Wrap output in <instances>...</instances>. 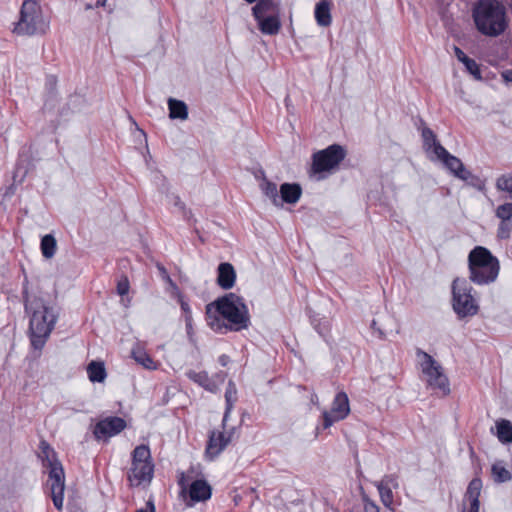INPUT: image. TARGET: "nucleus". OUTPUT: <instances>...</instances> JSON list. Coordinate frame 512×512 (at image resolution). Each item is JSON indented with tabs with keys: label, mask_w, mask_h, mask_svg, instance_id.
<instances>
[{
	"label": "nucleus",
	"mask_w": 512,
	"mask_h": 512,
	"mask_svg": "<svg viewBox=\"0 0 512 512\" xmlns=\"http://www.w3.org/2000/svg\"><path fill=\"white\" fill-rule=\"evenodd\" d=\"M280 207L283 203L295 204L302 195V188L298 183H283L279 188Z\"/></svg>",
	"instance_id": "nucleus-19"
},
{
	"label": "nucleus",
	"mask_w": 512,
	"mask_h": 512,
	"mask_svg": "<svg viewBox=\"0 0 512 512\" xmlns=\"http://www.w3.org/2000/svg\"><path fill=\"white\" fill-rule=\"evenodd\" d=\"M32 0H24L19 13V20L14 23L12 32L18 36L32 34Z\"/></svg>",
	"instance_id": "nucleus-15"
},
{
	"label": "nucleus",
	"mask_w": 512,
	"mask_h": 512,
	"mask_svg": "<svg viewBox=\"0 0 512 512\" xmlns=\"http://www.w3.org/2000/svg\"><path fill=\"white\" fill-rule=\"evenodd\" d=\"M57 249V240L53 234H46L42 236L40 241V251L44 259H52L55 256Z\"/></svg>",
	"instance_id": "nucleus-25"
},
{
	"label": "nucleus",
	"mask_w": 512,
	"mask_h": 512,
	"mask_svg": "<svg viewBox=\"0 0 512 512\" xmlns=\"http://www.w3.org/2000/svg\"><path fill=\"white\" fill-rule=\"evenodd\" d=\"M379 482L391 489H397L399 487L398 476L396 474L385 475Z\"/></svg>",
	"instance_id": "nucleus-42"
},
{
	"label": "nucleus",
	"mask_w": 512,
	"mask_h": 512,
	"mask_svg": "<svg viewBox=\"0 0 512 512\" xmlns=\"http://www.w3.org/2000/svg\"><path fill=\"white\" fill-rule=\"evenodd\" d=\"M23 298H24L25 311H26L27 319H28L26 335L30 341V344L32 345V314H30L32 305L29 300V293H28V288L26 285L23 288Z\"/></svg>",
	"instance_id": "nucleus-34"
},
{
	"label": "nucleus",
	"mask_w": 512,
	"mask_h": 512,
	"mask_svg": "<svg viewBox=\"0 0 512 512\" xmlns=\"http://www.w3.org/2000/svg\"><path fill=\"white\" fill-rule=\"evenodd\" d=\"M461 63L464 64L466 70L471 75H473L475 79H477V80H481L482 79L480 67H479V65L476 63V61L474 59H472L470 57H467Z\"/></svg>",
	"instance_id": "nucleus-39"
},
{
	"label": "nucleus",
	"mask_w": 512,
	"mask_h": 512,
	"mask_svg": "<svg viewBox=\"0 0 512 512\" xmlns=\"http://www.w3.org/2000/svg\"><path fill=\"white\" fill-rule=\"evenodd\" d=\"M415 354L421 371L427 378L428 386L438 390L443 396L448 395L450 384L447 376L443 373L442 366L430 354L420 348H416Z\"/></svg>",
	"instance_id": "nucleus-6"
},
{
	"label": "nucleus",
	"mask_w": 512,
	"mask_h": 512,
	"mask_svg": "<svg viewBox=\"0 0 512 512\" xmlns=\"http://www.w3.org/2000/svg\"><path fill=\"white\" fill-rule=\"evenodd\" d=\"M421 136L425 151L436 156V147L442 145L437 141L435 133L430 128L423 127L421 130Z\"/></svg>",
	"instance_id": "nucleus-29"
},
{
	"label": "nucleus",
	"mask_w": 512,
	"mask_h": 512,
	"mask_svg": "<svg viewBox=\"0 0 512 512\" xmlns=\"http://www.w3.org/2000/svg\"><path fill=\"white\" fill-rule=\"evenodd\" d=\"M310 323L315 331L324 339L328 336L330 331V323L325 317H319L316 314L309 316Z\"/></svg>",
	"instance_id": "nucleus-32"
},
{
	"label": "nucleus",
	"mask_w": 512,
	"mask_h": 512,
	"mask_svg": "<svg viewBox=\"0 0 512 512\" xmlns=\"http://www.w3.org/2000/svg\"><path fill=\"white\" fill-rule=\"evenodd\" d=\"M107 0H97L96 3H95V7H103L105 6Z\"/></svg>",
	"instance_id": "nucleus-53"
},
{
	"label": "nucleus",
	"mask_w": 512,
	"mask_h": 512,
	"mask_svg": "<svg viewBox=\"0 0 512 512\" xmlns=\"http://www.w3.org/2000/svg\"><path fill=\"white\" fill-rule=\"evenodd\" d=\"M132 358L144 368L156 369L155 362L150 355L139 346L134 347L131 351Z\"/></svg>",
	"instance_id": "nucleus-31"
},
{
	"label": "nucleus",
	"mask_w": 512,
	"mask_h": 512,
	"mask_svg": "<svg viewBox=\"0 0 512 512\" xmlns=\"http://www.w3.org/2000/svg\"><path fill=\"white\" fill-rule=\"evenodd\" d=\"M88 378L93 383H102L106 377V369L102 362L92 361L87 366Z\"/></svg>",
	"instance_id": "nucleus-28"
},
{
	"label": "nucleus",
	"mask_w": 512,
	"mask_h": 512,
	"mask_svg": "<svg viewBox=\"0 0 512 512\" xmlns=\"http://www.w3.org/2000/svg\"><path fill=\"white\" fill-rule=\"evenodd\" d=\"M67 505H68V506H70V505H71V499H70V497L68 498V503H67Z\"/></svg>",
	"instance_id": "nucleus-57"
},
{
	"label": "nucleus",
	"mask_w": 512,
	"mask_h": 512,
	"mask_svg": "<svg viewBox=\"0 0 512 512\" xmlns=\"http://www.w3.org/2000/svg\"><path fill=\"white\" fill-rule=\"evenodd\" d=\"M472 16L477 30L485 36L497 37L507 28L505 7L497 0H479Z\"/></svg>",
	"instance_id": "nucleus-3"
},
{
	"label": "nucleus",
	"mask_w": 512,
	"mask_h": 512,
	"mask_svg": "<svg viewBox=\"0 0 512 512\" xmlns=\"http://www.w3.org/2000/svg\"><path fill=\"white\" fill-rule=\"evenodd\" d=\"M178 301H179L181 310L184 314V319H186V317L192 318V311H191L190 305L181 294L178 295Z\"/></svg>",
	"instance_id": "nucleus-44"
},
{
	"label": "nucleus",
	"mask_w": 512,
	"mask_h": 512,
	"mask_svg": "<svg viewBox=\"0 0 512 512\" xmlns=\"http://www.w3.org/2000/svg\"><path fill=\"white\" fill-rule=\"evenodd\" d=\"M482 489V481L480 478H474L470 481L466 493L465 498L467 500H479L480 492Z\"/></svg>",
	"instance_id": "nucleus-35"
},
{
	"label": "nucleus",
	"mask_w": 512,
	"mask_h": 512,
	"mask_svg": "<svg viewBox=\"0 0 512 512\" xmlns=\"http://www.w3.org/2000/svg\"><path fill=\"white\" fill-rule=\"evenodd\" d=\"M492 474L494 480L498 483H504L511 479V473L500 463L493 464Z\"/></svg>",
	"instance_id": "nucleus-36"
},
{
	"label": "nucleus",
	"mask_w": 512,
	"mask_h": 512,
	"mask_svg": "<svg viewBox=\"0 0 512 512\" xmlns=\"http://www.w3.org/2000/svg\"><path fill=\"white\" fill-rule=\"evenodd\" d=\"M154 464L147 445H139L132 452V466L128 474L131 485L150 482L153 478Z\"/></svg>",
	"instance_id": "nucleus-8"
},
{
	"label": "nucleus",
	"mask_w": 512,
	"mask_h": 512,
	"mask_svg": "<svg viewBox=\"0 0 512 512\" xmlns=\"http://www.w3.org/2000/svg\"><path fill=\"white\" fill-rule=\"evenodd\" d=\"M147 506L149 507V510H150V511H148L147 509H143V508H141V509L137 510L136 512H154V511H155V507H154V505H153V503H152V502H150V501H149V502L147 503Z\"/></svg>",
	"instance_id": "nucleus-52"
},
{
	"label": "nucleus",
	"mask_w": 512,
	"mask_h": 512,
	"mask_svg": "<svg viewBox=\"0 0 512 512\" xmlns=\"http://www.w3.org/2000/svg\"><path fill=\"white\" fill-rule=\"evenodd\" d=\"M57 78L54 75H47L45 79V106L49 105L50 103L53 104V102L56 100L57 96Z\"/></svg>",
	"instance_id": "nucleus-33"
},
{
	"label": "nucleus",
	"mask_w": 512,
	"mask_h": 512,
	"mask_svg": "<svg viewBox=\"0 0 512 512\" xmlns=\"http://www.w3.org/2000/svg\"><path fill=\"white\" fill-rule=\"evenodd\" d=\"M258 29L265 35H276L281 28L280 14L257 20Z\"/></svg>",
	"instance_id": "nucleus-23"
},
{
	"label": "nucleus",
	"mask_w": 512,
	"mask_h": 512,
	"mask_svg": "<svg viewBox=\"0 0 512 512\" xmlns=\"http://www.w3.org/2000/svg\"><path fill=\"white\" fill-rule=\"evenodd\" d=\"M375 486L379 492L380 499H381V502L383 503V505L386 507H390V505L393 502L392 489L385 486L383 483H381L379 481L375 483Z\"/></svg>",
	"instance_id": "nucleus-37"
},
{
	"label": "nucleus",
	"mask_w": 512,
	"mask_h": 512,
	"mask_svg": "<svg viewBox=\"0 0 512 512\" xmlns=\"http://www.w3.org/2000/svg\"><path fill=\"white\" fill-rule=\"evenodd\" d=\"M30 148V146H24L19 153L15 170L13 172L12 185L21 184L24 181V179L29 175V172L32 170V159L29 155Z\"/></svg>",
	"instance_id": "nucleus-16"
},
{
	"label": "nucleus",
	"mask_w": 512,
	"mask_h": 512,
	"mask_svg": "<svg viewBox=\"0 0 512 512\" xmlns=\"http://www.w3.org/2000/svg\"><path fill=\"white\" fill-rule=\"evenodd\" d=\"M184 320H185V327H186L187 335H188L189 339L191 340L192 336H193V319L186 317V319H184Z\"/></svg>",
	"instance_id": "nucleus-47"
},
{
	"label": "nucleus",
	"mask_w": 512,
	"mask_h": 512,
	"mask_svg": "<svg viewBox=\"0 0 512 512\" xmlns=\"http://www.w3.org/2000/svg\"><path fill=\"white\" fill-rule=\"evenodd\" d=\"M215 376H216L217 378H219V380H220L221 382H223V381H224V377H225V375H224L223 373H217Z\"/></svg>",
	"instance_id": "nucleus-54"
},
{
	"label": "nucleus",
	"mask_w": 512,
	"mask_h": 512,
	"mask_svg": "<svg viewBox=\"0 0 512 512\" xmlns=\"http://www.w3.org/2000/svg\"><path fill=\"white\" fill-rule=\"evenodd\" d=\"M127 424L126 421L118 416H109L99 420L94 428L93 435L96 440L107 441L111 437H114L121 433Z\"/></svg>",
	"instance_id": "nucleus-12"
},
{
	"label": "nucleus",
	"mask_w": 512,
	"mask_h": 512,
	"mask_svg": "<svg viewBox=\"0 0 512 512\" xmlns=\"http://www.w3.org/2000/svg\"><path fill=\"white\" fill-rule=\"evenodd\" d=\"M47 475L45 492L50 495L53 505L58 511L63 508L65 491V472L55 450L44 440L39 444L37 454Z\"/></svg>",
	"instance_id": "nucleus-2"
},
{
	"label": "nucleus",
	"mask_w": 512,
	"mask_h": 512,
	"mask_svg": "<svg viewBox=\"0 0 512 512\" xmlns=\"http://www.w3.org/2000/svg\"><path fill=\"white\" fill-rule=\"evenodd\" d=\"M186 376L189 380L198 384L206 391H209L211 393H217L219 391V385L212 378L209 377L206 371L197 372L194 370H189L186 372Z\"/></svg>",
	"instance_id": "nucleus-20"
},
{
	"label": "nucleus",
	"mask_w": 512,
	"mask_h": 512,
	"mask_svg": "<svg viewBox=\"0 0 512 512\" xmlns=\"http://www.w3.org/2000/svg\"><path fill=\"white\" fill-rule=\"evenodd\" d=\"M208 326L216 333L240 331L248 328L250 315L244 299L235 293H227L206 306Z\"/></svg>",
	"instance_id": "nucleus-1"
},
{
	"label": "nucleus",
	"mask_w": 512,
	"mask_h": 512,
	"mask_svg": "<svg viewBox=\"0 0 512 512\" xmlns=\"http://www.w3.org/2000/svg\"><path fill=\"white\" fill-rule=\"evenodd\" d=\"M496 187L498 190L505 191L510 194L512 198V175H502L496 181Z\"/></svg>",
	"instance_id": "nucleus-40"
},
{
	"label": "nucleus",
	"mask_w": 512,
	"mask_h": 512,
	"mask_svg": "<svg viewBox=\"0 0 512 512\" xmlns=\"http://www.w3.org/2000/svg\"><path fill=\"white\" fill-rule=\"evenodd\" d=\"M435 159L443 162L444 166L457 178L475 186L479 178L473 175L462 163V161L450 154L443 146L436 147Z\"/></svg>",
	"instance_id": "nucleus-10"
},
{
	"label": "nucleus",
	"mask_w": 512,
	"mask_h": 512,
	"mask_svg": "<svg viewBox=\"0 0 512 512\" xmlns=\"http://www.w3.org/2000/svg\"><path fill=\"white\" fill-rule=\"evenodd\" d=\"M237 401V388L235 383L232 380H229L226 391H225V412L223 415L222 425L225 427V424L228 420V417L233 409L234 403Z\"/></svg>",
	"instance_id": "nucleus-24"
},
{
	"label": "nucleus",
	"mask_w": 512,
	"mask_h": 512,
	"mask_svg": "<svg viewBox=\"0 0 512 512\" xmlns=\"http://www.w3.org/2000/svg\"><path fill=\"white\" fill-rule=\"evenodd\" d=\"M168 109L171 119L186 120L188 118V107L184 101L169 98Z\"/></svg>",
	"instance_id": "nucleus-26"
},
{
	"label": "nucleus",
	"mask_w": 512,
	"mask_h": 512,
	"mask_svg": "<svg viewBox=\"0 0 512 512\" xmlns=\"http://www.w3.org/2000/svg\"><path fill=\"white\" fill-rule=\"evenodd\" d=\"M236 281V272L232 264L220 263L217 268V284L225 290L231 289Z\"/></svg>",
	"instance_id": "nucleus-18"
},
{
	"label": "nucleus",
	"mask_w": 512,
	"mask_h": 512,
	"mask_svg": "<svg viewBox=\"0 0 512 512\" xmlns=\"http://www.w3.org/2000/svg\"><path fill=\"white\" fill-rule=\"evenodd\" d=\"M178 484L182 490L189 487V497L193 503L206 501L211 498L212 489L206 480L197 479L189 485L184 473H182L178 480Z\"/></svg>",
	"instance_id": "nucleus-13"
},
{
	"label": "nucleus",
	"mask_w": 512,
	"mask_h": 512,
	"mask_svg": "<svg viewBox=\"0 0 512 512\" xmlns=\"http://www.w3.org/2000/svg\"><path fill=\"white\" fill-rule=\"evenodd\" d=\"M130 288L129 280L127 277H122L117 283V293L120 296L128 294Z\"/></svg>",
	"instance_id": "nucleus-43"
},
{
	"label": "nucleus",
	"mask_w": 512,
	"mask_h": 512,
	"mask_svg": "<svg viewBox=\"0 0 512 512\" xmlns=\"http://www.w3.org/2000/svg\"><path fill=\"white\" fill-rule=\"evenodd\" d=\"M172 201L176 207L183 211L184 217L189 218L188 212L185 210V204L181 201L180 197L177 195H172ZM189 214H191V212H189Z\"/></svg>",
	"instance_id": "nucleus-46"
},
{
	"label": "nucleus",
	"mask_w": 512,
	"mask_h": 512,
	"mask_svg": "<svg viewBox=\"0 0 512 512\" xmlns=\"http://www.w3.org/2000/svg\"><path fill=\"white\" fill-rule=\"evenodd\" d=\"M473 287L464 278H456L452 283V306L459 318L474 316L479 305L472 295Z\"/></svg>",
	"instance_id": "nucleus-7"
},
{
	"label": "nucleus",
	"mask_w": 512,
	"mask_h": 512,
	"mask_svg": "<svg viewBox=\"0 0 512 512\" xmlns=\"http://www.w3.org/2000/svg\"><path fill=\"white\" fill-rule=\"evenodd\" d=\"M502 77L506 82H512V69L504 71Z\"/></svg>",
	"instance_id": "nucleus-51"
},
{
	"label": "nucleus",
	"mask_w": 512,
	"mask_h": 512,
	"mask_svg": "<svg viewBox=\"0 0 512 512\" xmlns=\"http://www.w3.org/2000/svg\"><path fill=\"white\" fill-rule=\"evenodd\" d=\"M280 3L276 0H258L252 8V15L255 20H260L265 17H270L275 14H280Z\"/></svg>",
	"instance_id": "nucleus-17"
},
{
	"label": "nucleus",
	"mask_w": 512,
	"mask_h": 512,
	"mask_svg": "<svg viewBox=\"0 0 512 512\" xmlns=\"http://www.w3.org/2000/svg\"><path fill=\"white\" fill-rule=\"evenodd\" d=\"M350 413V404L348 395L340 391L338 392L332 402L330 411H323V428L331 427L335 422L344 420Z\"/></svg>",
	"instance_id": "nucleus-11"
},
{
	"label": "nucleus",
	"mask_w": 512,
	"mask_h": 512,
	"mask_svg": "<svg viewBox=\"0 0 512 512\" xmlns=\"http://www.w3.org/2000/svg\"><path fill=\"white\" fill-rule=\"evenodd\" d=\"M58 319L56 310L45 305L41 300L34 299V351L41 350L51 332L53 331Z\"/></svg>",
	"instance_id": "nucleus-5"
},
{
	"label": "nucleus",
	"mask_w": 512,
	"mask_h": 512,
	"mask_svg": "<svg viewBox=\"0 0 512 512\" xmlns=\"http://www.w3.org/2000/svg\"><path fill=\"white\" fill-rule=\"evenodd\" d=\"M363 503H364V512H380L379 506L369 499L368 497H363Z\"/></svg>",
	"instance_id": "nucleus-45"
},
{
	"label": "nucleus",
	"mask_w": 512,
	"mask_h": 512,
	"mask_svg": "<svg viewBox=\"0 0 512 512\" xmlns=\"http://www.w3.org/2000/svg\"><path fill=\"white\" fill-rule=\"evenodd\" d=\"M346 150L339 144H332L312 155L311 172L320 175L336 169L346 157Z\"/></svg>",
	"instance_id": "nucleus-9"
},
{
	"label": "nucleus",
	"mask_w": 512,
	"mask_h": 512,
	"mask_svg": "<svg viewBox=\"0 0 512 512\" xmlns=\"http://www.w3.org/2000/svg\"><path fill=\"white\" fill-rule=\"evenodd\" d=\"M512 231V223L511 221L500 220L498 229H497V237L499 239H508L510 237Z\"/></svg>",
	"instance_id": "nucleus-41"
},
{
	"label": "nucleus",
	"mask_w": 512,
	"mask_h": 512,
	"mask_svg": "<svg viewBox=\"0 0 512 512\" xmlns=\"http://www.w3.org/2000/svg\"><path fill=\"white\" fill-rule=\"evenodd\" d=\"M469 279L476 285H488L496 281L500 263L489 249L475 246L468 255Z\"/></svg>",
	"instance_id": "nucleus-4"
},
{
	"label": "nucleus",
	"mask_w": 512,
	"mask_h": 512,
	"mask_svg": "<svg viewBox=\"0 0 512 512\" xmlns=\"http://www.w3.org/2000/svg\"><path fill=\"white\" fill-rule=\"evenodd\" d=\"M218 362L221 366L225 367L230 362V357L226 354H222L218 357Z\"/></svg>",
	"instance_id": "nucleus-50"
},
{
	"label": "nucleus",
	"mask_w": 512,
	"mask_h": 512,
	"mask_svg": "<svg viewBox=\"0 0 512 512\" xmlns=\"http://www.w3.org/2000/svg\"><path fill=\"white\" fill-rule=\"evenodd\" d=\"M469 503H470V507H469V510L468 512H479V508H480V501L479 500H468Z\"/></svg>",
	"instance_id": "nucleus-48"
},
{
	"label": "nucleus",
	"mask_w": 512,
	"mask_h": 512,
	"mask_svg": "<svg viewBox=\"0 0 512 512\" xmlns=\"http://www.w3.org/2000/svg\"><path fill=\"white\" fill-rule=\"evenodd\" d=\"M378 331H379L380 337L383 338L384 337V333L380 329H378Z\"/></svg>",
	"instance_id": "nucleus-56"
},
{
	"label": "nucleus",
	"mask_w": 512,
	"mask_h": 512,
	"mask_svg": "<svg viewBox=\"0 0 512 512\" xmlns=\"http://www.w3.org/2000/svg\"><path fill=\"white\" fill-rule=\"evenodd\" d=\"M376 324H377V323H376V321H375V320H373V321H372V323H371V327H372L373 329H376Z\"/></svg>",
	"instance_id": "nucleus-55"
},
{
	"label": "nucleus",
	"mask_w": 512,
	"mask_h": 512,
	"mask_svg": "<svg viewBox=\"0 0 512 512\" xmlns=\"http://www.w3.org/2000/svg\"><path fill=\"white\" fill-rule=\"evenodd\" d=\"M495 215L500 220L511 221L512 219V202L499 205L495 211Z\"/></svg>",
	"instance_id": "nucleus-38"
},
{
	"label": "nucleus",
	"mask_w": 512,
	"mask_h": 512,
	"mask_svg": "<svg viewBox=\"0 0 512 512\" xmlns=\"http://www.w3.org/2000/svg\"><path fill=\"white\" fill-rule=\"evenodd\" d=\"M497 438L503 444L512 442V423L508 420L501 419L496 422Z\"/></svg>",
	"instance_id": "nucleus-30"
},
{
	"label": "nucleus",
	"mask_w": 512,
	"mask_h": 512,
	"mask_svg": "<svg viewBox=\"0 0 512 512\" xmlns=\"http://www.w3.org/2000/svg\"><path fill=\"white\" fill-rule=\"evenodd\" d=\"M314 16L316 23L321 27H328L332 23L331 3L328 0H321L315 6Z\"/></svg>",
	"instance_id": "nucleus-21"
},
{
	"label": "nucleus",
	"mask_w": 512,
	"mask_h": 512,
	"mask_svg": "<svg viewBox=\"0 0 512 512\" xmlns=\"http://www.w3.org/2000/svg\"><path fill=\"white\" fill-rule=\"evenodd\" d=\"M50 27V13L43 11L34 0V33L45 34Z\"/></svg>",
	"instance_id": "nucleus-22"
},
{
	"label": "nucleus",
	"mask_w": 512,
	"mask_h": 512,
	"mask_svg": "<svg viewBox=\"0 0 512 512\" xmlns=\"http://www.w3.org/2000/svg\"><path fill=\"white\" fill-rule=\"evenodd\" d=\"M232 434V431L228 434L225 432L212 431L209 435L205 450L206 457L209 460L217 458L230 443Z\"/></svg>",
	"instance_id": "nucleus-14"
},
{
	"label": "nucleus",
	"mask_w": 512,
	"mask_h": 512,
	"mask_svg": "<svg viewBox=\"0 0 512 512\" xmlns=\"http://www.w3.org/2000/svg\"><path fill=\"white\" fill-rule=\"evenodd\" d=\"M262 175H263V179H262V182L260 183V189L261 191L263 192V194L269 198L271 200V202L273 203V205L277 206V207H280V198H279V190L277 188V185L274 183V182H271L270 180H268L265 175H264V172L262 171L261 172Z\"/></svg>",
	"instance_id": "nucleus-27"
},
{
	"label": "nucleus",
	"mask_w": 512,
	"mask_h": 512,
	"mask_svg": "<svg viewBox=\"0 0 512 512\" xmlns=\"http://www.w3.org/2000/svg\"><path fill=\"white\" fill-rule=\"evenodd\" d=\"M454 53L460 62L468 57L458 46H454Z\"/></svg>",
	"instance_id": "nucleus-49"
}]
</instances>
